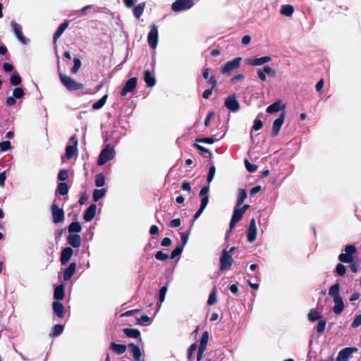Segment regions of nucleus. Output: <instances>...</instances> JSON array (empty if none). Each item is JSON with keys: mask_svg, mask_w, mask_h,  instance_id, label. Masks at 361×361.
<instances>
[{"mask_svg": "<svg viewBox=\"0 0 361 361\" xmlns=\"http://www.w3.org/2000/svg\"><path fill=\"white\" fill-rule=\"evenodd\" d=\"M59 79L62 85L70 92L84 88V84L77 82L71 77L62 73H59Z\"/></svg>", "mask_w": 361, "mask_h": 361, "instance_id": "obj_1", "label": "nucleus"}, {"mask_svg": "<svg viewBox=\"0 0 361 361\" xmlns=\"http://www.w3.org/2000/svg\"><path fill=\"white\" fill-rule=\"evenodd\" d=\"M345 253L338 255V259L343 263H352L354 260V255L357 252V247L353 245H348L344 249Z\"/></svg>", "mask_w": 361, "mask_h": 361, "instance_id": "obj_2", "label": "nucleus"}, {"mask_svg": "<svg viewBox=\"0 0 361 361\" xmlns=\"http://www.w3.org/2000/svg\"><path fill=\"white\" fill-rule=\"evenodd\" d=\"M250 207V205L249 204H244L243 206H240V207H238L235 205V209L233 211V215H232V217H231V221H230V224H229V227H230V229H233L235 224L239 222L244 214L245 213V212L247 211V209Z\"/></svg>", "mask_w": 361, "mask_h": 361, "instance_id": "obj_3", "label": "nucleus"}, {"mask_svg": "<svg viewBox=\"0 0 361 361\" xmlns=\"http://www.w3.org/2000/svg\"><path fill=\"white\" fill-rule=\"evenodd\" d=\"M114 157V149L111 145H107L104 149L100 152L97 164L102 166L105 164L108 161L111 160Z\"/></svg>", "mask_w": 361, "mask_h": 361, "instance_id": "obj_4", "label": "nucleus"}, {"mask_svg": "<svg viewBox=\"0 0 361 361\" xmlns=\"http://www.w3.org/2000/svg\"><path fill=\"white\" fill-rule=\"evenodd\" d=\"M51 212L52 215V221L54 224L63 223L64 221V211L63 209L60 208L57 204L54 203L51 204Z\"/></svg>", "mask_w": 361, "mask_h": 361, "instance_id": "obj_5", "label": "nucleus"}, {"mask_svg": "<svg viewBox=\"0 0 361 361\" xmlns=\"http://www.w3.org/2000/svg\"><path fill=\"white\" fill-rule=\"evenodd\" d=\"M194 5L192 0H176L171 6L173 11L178 12L192 8Z\"/></svg>", "mask_w": 361, "mask_h": 361, "instance_id": "obj_6", "label": "nucleus"}, {"mask_svg": "<svg viewBox=\"0 0 361 361\" xmlns=\"http://www.w3.org/2000/svg\"><path fill=\"white\" fill-rule=\"evenodd\" d=\"M158 27L153 24L150 26V31L147 36V41L151 48L155 49L158 44Z\"/></svg>", "mask_w": 361, "mask_h": 361, "instance_id": "obj_7", "label": "nucleus"}, {"mask_svg": "<svg viewBox=\"0 0 361 361\" xmlns=\"http://www.w3.org/2000/svg\"><path fill=\"white\" fill-rule=\"evenodd\" d=\"M70 141L73 142V145H67L66 147V157L68 159H71L78 154V140L76 135H73Z\"/></svg>", "mask_w": 361, "mask_h": 361, "instance_id": "obj_8", "label": "nucleus"}, {"mask_svg": "<svg viewBox=\"0 0 361 361\" xmlns=\"http://www.w3.org/2000/svg\"><path fill=\"white\" fill-rule=\"evenodd\" d=\"M137 79L135 77L128 80L121 91V95L126 97L129 92H133L137 86Z\"/></svg>", "mask_w": 361, "mask_h": 361, "instance_id": "obj_9", "label": "nucleus"}, {"mask_svg": "<svg viewBox=\"0 0 361 361\" xmlns=\"http://www.w3.org/2000/svg\"><path fill=\"white\" fill-rule=\"evenodd\" d=\"M286 111L283 110L281 113L279 117L274 121L271 131L272 137H276L279 135L281 128L284 123Z\"/></svg>", "mask_w": 361, "mask_h": 361, "instance_id": "obj_10", "label": "nucleus"}, {"mask_svg": "<svg viewBox=\"0 0 361 361\" xmlns=\"http://www.w3.org/2000/svg\"><path fill=\"white\" fill-rule=\"evenodd\" d=\"M357 350L358 349L355 347L345 348L338 353L336 361H348L352 353H356Z\"/></svg>", "mask_w": 361, "mask_h": 361, "instance_id": "obj_11", "label": "nucleus"}, {"mask_svg": "<svg viewBox=\"0 0 361 361\" xmlns=\"http://www.w3.org/2000/svg\"><path fill=\"white\" fill-rule=\"evenodd\" d=\"M11 26L12 27L13 33L17 37V39L22 43L25 44L27 39L23 35L22 31V26L14 20L11 21Z\"/></svg>", "mask_w": 361, "mask_h": 361, "instance_id": "obj_12", "label": "nucleus"}, {"mask_svg": "<svg viewBox=\"0 0 361 361\" xmlns=\"http://www.w3.org/2000/svg\"><path fill=\"white\" fill-rule=\"evenodd\" d=\"M257 226L255 219H252L250 222L249 228L247 232V241L253 243L256 240Z\"/></svg>", "mask_w": 361, "mask_h": 361, "instance_id": "obj_13", "label": "nucleus"}, {"mask_svg": "<svg viewBox=\"0 0 361 361\" xmlns=\"http://www.w3.org/2000/svg\"><path fill=\"white\" fill-rule=\"evenodd\" d=\"M227 109L233 112H236L240 109V104L235 94L227 97Z\"/></svg>", "mask_w": 361, "mask_h": 361, "instance_id": "obj_14", "label": "nucleus"}, {"mask_svg": "<svg viewBox=\"0 0 361 361\" xmlns=\"http://www.w3.org/2000/svg\"><path fill=\"white\" fill-rule=\"evenodd\" d=\"M73 249L70 247L63 248L61 252L60 261L62 265H65L73 255Z\"/></svg>", "mask_w": 361, "mask_h": 361, "instance_id": "obj_15", "label": "nucleus"}, {"mask_svg": "<svg viewBox=\"0 0 361 361\" xmlns=\"http://www.w3.org/2000/svg\"><path fill=\"white\" fill-rule=\"evenodd\" d=\"M97 212V205L95 204H92L89 206V207L85 210L83 214V219L85 221H92L96 215Z\"/></svg>", "mask_w": 361, "mask_h": 361, "instance_id": "obj_16", "label": "nucleus"}, {"mask_svg": "<svg viewBox=\"0 0 361 361\" xmlns=\"http://www.w3.org/2000/svg\"><path fill=\"white\" fill-rule=\"evenodd\" d=\"M52 309L54 314L59 318H63L65 314V307L59 301H54L52 303Z\"/></svg>", "mask_w": 361, "mask_h": 361, "instance_id": "obj_17", "label": "nucleus"}, {"mask_svg": "<svg viewBox=\"0 0 361 361\" xmlns=\"http://www.w3.org/2000/svg\"><path fill=\"white\" fill-rule=\"evenodd\" d=\"M76 269V263L71 262L63 271V280L66 281H69L74 275Z\"/></svg>", "mask_w": 361, "mask_h": 361, "instance_id": "obj_18", "label": "nucleus"}, {"mask_svg": "<svg viewBox=\"0 0 361 361\" xmlns=\"http://www.w3.org/2000/svg\"><path fill=\"white\" fill-rule=\"evenodd\" d=\"M271 60L269 56H262L260 58L250 59L247 61V63L251 66H261Z\"/></svg>", "mask_w": 361, "mask_h": 361, "instance_id": "obj_19", "label": "nucleus"}, {"mask_svg": "<svg viewBox=\"0 0 361 361\" xmlns=\"http://www.w3.org/2000/svg\"><path fill=\"white\" fill-rule=\"evenodd\" d=\"M335 305L333 307V311L336 314H340L344 310L345 305L341 297H336L334 298Z\"/></svg>", "mask_w": 361, "mask_h": 361, "instance_id": "obj_20", "label": "nucleus"}, {"mask_svg": "<svg viewBox=\"0 0 361 361\" xmlns=\"http://www.w3.org/2000/svg\"><path fill=\"white\" fill-rule=\"evenodd\" d=\"M128 348H130L133 359L135 361H140L142 359V352L140 347L134 343L128 344Z\"/></svg>", "mask_w": 361, "mask_h": 361, "instance_id": "obj_21", "label": "nucleus"}, {"mask_svg": "<svg viewBox=\"0 0 361 361\" xmlns=\"http://www.w3.org/2000/svg\"><path fill=\"white\" fill-rule=\"evenodd\" d=\"M68 243L73 247H79L81 245V237L78 234H70L67 238Z\"/></svg>", "mask_w": 361, "mask_h": 361, "instance_id": "obj_22", "label": "nucleus"}, {"mask_svg": "<svg viewBox=\"0 0 361 361\" xmlns=\"http://www.w3.org/2000/svg\"><path fill=\"white\" fill-rule=\"evenodd\" d=\"M65 297V286L60 284L57 286L54 289V298L56 301L61 300Z\"/></svg>", "mask_w": 361, "mask_h": 361, "instance_id": "obj_23", "label": "nucleus"}, {"mask_svg": "<svg viewBox=\"0 0 361 361\" xmlns=\"http://www.w3.org/2000/svg\"><path fill=\"white\" fill-rule=\"evenodd\" d=\"M285 109V106L282 104L281 101L275 102L267 108V112L268 114H273L278 112Z\"/></svg>", "mask_w": 361, "mask_h": 361, "instance_id": "obj_24", "label": "nucleus"}, {"mask_svg": "<svg viewBox=\"0 0 361 361\" xmlns=\"http://www.w3.org/2000/svg\"><path fill=\"white\" fill-rule=\"evenodd\" d=\"M69 22L68 20H66L63 23H61L58 29L56 30V32L54 35L53 39L54 42H56V40L62 35L63 32L66 30V29L68 27Z\"/></svg>", "mask_w": 361, "mask_h": 361, "instance_id": "obj_25", "label": "nucleus"}, {"mask_svg": "<svg viewBox=\"0 0 361 361\" xmlns=\"http://www.w3.org/2000/svg\"><path fill=\"white\" fill-rule=\"evenodd\" d=\"M144 80L147 85V87H153L155 83L156 80L154 77L152 75L149 70H146L144 72Z\"/></svg>", "mask_w": 361, "mask_h": 361, "instance_id": "obj_26", "label": "nucleus"}, {"mask_svg": "<svg viewBox=\"0 0 361 361\" xmlns=\"http://www.w3.org/2000/svg\"><path fill=\"white\" fill-rule=\"evenodd\" d=\"M241 60H242L241 57H237L231 61H228L227 62V74L229 73L231 71L239 68Z\"/></svg>", "mask_w": 361, "mask_h": 361, "instance_id": "obj_27", "label": "nucleus"}, {"mask_svg": "<svg viewBox=\"0 0 361 361\" xmlns=\"http://www.w3.org/2000/svg\"><path fill=\"white\" fill-rule=\"evenodd\" d=\"M110 348L116 354L121 355L126 352L127 347L124 344L111 343L110 345Z\"/></svg>", "mask_w": 361, "mask_h": 361, "instance_id": "obj_28", "label": "nucleus"}, {"mask_svg": "<svg viewBox=\"0 0 361 361\" xmlns=\"http://www.w3.org/2000/svg\"><path fill=\"white\" fill-rule=\"evenodd\" d=\"M247 191L245 189L239 188L238 190V198L236 200V206L240 207L245 200L247 198Z\"/></svg>", "mask_w": 361, "mask_h": 361, "instance_id": "obj_29", "label": "nucleus"}, {"mask_svg": "<svg viewBox=\"0 0 361 361\" xmlns=\"http://www.w3.org/2000/svg\"><path fill=\"white\" fill-rule=\"evenodd\" d=\"M123 331L129 338H137L140 336V332L137 329L124 328Z\"/></svg>", "mask_w": 361, "mask_h": 361, "instance_id": "obj_30", "label": "nucleus"}, {"mask_svg": "<svg viewBox=\"0 0 361 361\" xmlns=\"http://www.w3.org/2000/svg\"><path fill=\"white\" fill-rule=\"evenodd\" d=\"M280 12L283 16L290 17L294 12V8L292 5L284 4L281 6Z\"/></svg>", "mask_w": 361, "mask_h": 361, "instance_id": "obj_31", "label": "nucleus"}, {"mask_svg": "<svg viewBox=\"0 0 361 361\" xmlns=\"http://www.w3.org/2000/svg\"><path fill=\"white\" fill-rule=\"evenodd\" d=\"M82 231V226L80 222L73 221L68 226V232L70 234L80 233Z\"/></svg>", "mask_w": 361, "mask_h": 361, "instance_id": "obj_32", "label": "nucleus"}, {"mask_svg": "<svg viewBox=\"0 0 361 361\" xmlns=\"http://www.w3.org/2000/svg\"><path fill=\"white\" fill-rule=\"evenodd\" d=\"M307 317L312 322L323 319V317L319 314L317 309H312L308 313Z\"/></svg>", "mask_w": 361, "mask_h": 361, "instance_id": "obj_33", "label": "nucleus"}, {"mask_svg": "<svg viewBox=\"0 0 361 361\" xmlns=\"http://www.w3.org/2000/svg\"><path fill=\"white\" fill-rule=\"evenodd\" d=\"M106 189L102 188V189H95L93 191L92 194V198L94 202H97L102 197H104L106 195Z\"/></svg>", "mask_w": 361, "mask_h": 361, "instance_id": "obj_34", "label": "nucleus"}, {"mask_svg": "<svg viewBox=\"0 0 361 361\" xmlns=\"http://www.w3.org/2000/svg\"><path fill=\"white\" fill-rule=\"evenodd\" d=\"M340 293V285L338 283H336L333 286H331L329 290V295L332 297L333 298H335L336 297H341L339 295Z\"/></svg>", "mask_w": 361, "mask_h": 361, "instance_id": "obj_35", "label": "nucleus"}, {"mask_svg": "<svg viewBox=\"0 0 361 361\" xmlns=\"http://www.w3.org/2000/svg\"><path fill=\"white\" fill-rule=\"evenodd\" d=\"M194 147L199 150V152L202 156L205 158H211L212 152L209 149L197 143H195Z\"/></svg>", "mask_w": 361, "mask_h": 361, "instance_id": "obj_36", "label": "nucleus"}, {"mask_svg": "<svg viewBox=\"0 0 361 361\" xmlns=\"http://www.w3.org/2000/svg\"><path fill=\"white\" fill-rule=\"evenodd\" d=\"M145 8V3L142 2V3H140L138 5H137L133 8V14L137 19H139L140 18V16L142 15Z\"/></svg>", "mask_w": 361, "mask_h": 361, "instance_id": "obj_37", "label": "nucleus"}, {"mask_svg": "<svg viewBox=\"0 0 361 361\" xmlns=\"http://www.w3.org/2000/svg\"><path fill=\"white\" fill-rule=\"evenodd\" d=\"M64 326L61 324H56L54 326L51 333L49 334L51 337H57L63 331Z\"/></svg>", "mask_w": 361, "mask_h": 361, "instance_id": "obj_38", "label": "nucleus"}, {"mask_svg": "<svg viewBox=\"0 0 361 361\" xmlns=\"http://www.w3.org/2000/svg\"><path fill=\"white\" fill-rule=\"evenodd\" d=\"M209 332L207 331H204L202 335L198 348L207 349V345L209 341Z\"/></svg>", "mask_w": 361, "mask_h": 361, "instance_id": "obj_39", "label": "nucleus"}, {"mask_svg": "<svg viewBox=\"0 0 361 361\" xmlns=\"http://www.w3.org/2000/svg\"><path fill=\"white\" fill-rule=\"evenodd\" d=\"M183 250V245L178 244L176 245L175 249L171 252V255H169V259H173L177 257H180Z\"/></svg>", "mask_w": 361, "mask_h": 361, "instance_id": "obj_40", "label": "nucleus"}, {"mask_svg": "<svg viewBox=\"0 0 361 361\" xmlns=\"http://www.w3.org/2000/svg\"><path fill=\"white\" fill-rule=\"evenodd\" d=\"M107 98H108L107 94H105L104 96H103L100 99H99L98 101H97L96 102H94L92 104V109L97 110V109H99L102 107H103L104 105L106 102Z\"/></svg>", "mask_w": 361, "mask_h": 361, "instance_id": "obj_41", "label": "nucleus"}, {"mask_svg": "<svg viewBox=\"0 0 361 361\" xmlns=\"http://www.w3.org/2000/svg\"><path fill=\"white\" fill-rule=\"evenodd\" d=\"M106 178L102 173H98L95 176V185L97 188L102 187L105 185Z\"/></svg>", "mask_w": 361, "mask_h": 361, "instance_id": "obj_42", "label": "nucleus"}, {"mask_svg": "<svg viewBox=\"0 0 361 361\" xmlns=\"http://www.w3.org/2000/svg\"><path fill=\"white\" fill-rule=\"evenodd\" d=\"M57 192L61 195H66L68 192V186L66 183H60L57 186Z\"/></svg>", "mask_w": 361, "mask_h": 361, "instance_id": "obj_43", "label": "nucleus"}, {"mask_svg": "<svg viewBox=\"0 0 361 361\" xmlns=\"http://www.w3.org/2000/svg\"><path fill=\"white\" fill-rule=\"evenodd\" d=\"M21 82L22 79L18 73H15L10 77V83L13 86L19 85Z\"/></svg>", "mask_w": 361, "mask_h": 361, "instance_id": "obj_44", "label": "nucleus"}, {"mask_svg": "<svg viewBox=\"0 0 361 361\" xmlns=\"http://www.w3.org/2000/svg\"><path fill=\"white\" fill-rule=\"evenodd\" d=\"M73 63H74V65L71 68V72L73 74H75L78 71V70L80 68L82 63H81L80 59L77 57L73 59Z\"/></svg>", "mask_w": 361, "mask_h": 361, "instance_id": "obj_45", "label": "nucleus"}, {"mask_svg": "<svg viewBox=\"0 0 361 361\" xmlns=\"http://www.w3.org/2000/svg\"><path fill=\"white\" fill-rule=\"evenodd\" d=\"M197 348V345L196 343H192L188 348V352H187V358L189 361L192 360V359L193 357L194 353L196 351Z\"/></svg>", "mask_w": 361, "mask_h": 361, "instance_id": "obj_46", "label": "nucleus"}, {"mask_svg": "<svg viewBox=\"0 0 361 361\" xmlns=\"http://www.w3.org/2000/svg\"><path fill=\"white\" fill-rule=\"evenodd\" d=\"M326 325V319H319L317 326V331L318 334H322L324 333L325 328Z\"/></svg>", "mask_w": 361, "mask_h": 361, "instance_id": "obj_47", "label": "nucleus"}, {"mask_svg": "<svg viewBox=\"0 0 361 361\" xmlns=\"http://www.w3.org/2000/svg\"><path fill=\"white\" fill-rule=\"evenodd\" d=\"M220 269L221 271L226 269V247L223 248L221 252Z\"/></svg>", "mask_w": 361, "mask_h": 361, "instance_id": "obj_48", "label": "nucleus"}, {"mask_svg": "<svg viewBox=\"0 0 361 361\" xmlns=\"http://www.w3.org/2000/svg\"><path fill=\"white\" fill-rule=\"evenodd\" d=\"M335 271L339 276H344L346 274V268L343 264H338Z\"/></svg>", "mask_w": 361, "mask_h": 361, "instance_id": "obj_49", "label": "nucleus"}, {"mask_svg": "<svg viewBox=\"0 0 361 361\" xmlns=\"http://www.w3.org/2000/svg\"><path fill=\"white\" fill-rule=\"evenodd\" d=\"M216 302V288L214 287L212 292L210 293L207 303L209 305H212Z\"/></svg>", "mask_w": 361, "mask_h": 361, "instance_id": "obj_50", "label": "nucleus"}, {"mask_svg": "<svg viewBox=\"0 0 361 361\" xmlns=\"http://www.w3.org/2000/svg\"><path fill=\"white\" fill-rule=\"evenodd\" d=\"M155 258L159 261H166L169 259L168 254L164 253L162 251H157L154 255Z\"/></svg>", "mask_w": 361, "mask_h": 361, "instance_id": "obj_51", "label": "nucleus"}, {"mask_svg": "<svg viewBox=\"0 0 361 361\" xmlns=\"http://www.w3.org/2000/svg\"><path fill=\"white\" fill-rule=\"evenodd\" d=\"M245 165L247 171L250 173L256 171L258 168L257 165L250 163L247 159L245 160Z\"/></svg>", "mask_w": 361, "mask_h": 361, "instance_id": "obj_52", "label": "nucleus"}, {"mask_svg": "<svg viewBox=\"0 0 361 361\" xmlns=\"http://www.w3.org/2000/svg\"><path fill=\"white\" fill-rule=\"evenodd\" d=\"M58 180L61 181H65L68 178V171L66 169H61L58 173Z\"/></svg>", "mask_w": 361, "mask_h": 361, "instance_id": "obj_53", "label": "nucleus"}, {"mask_svg": "<svg viewBox=\"0 0 361 361\" xmlns=\"http://www.w3.org/2000/svg\"><path fill=\"white\" fill-rule=\"evenodd\" d=\"M168 286H164L160 288L159 293V301L161 303L164 302Z\"/></svg>", "mask_w": 361, "mask_h": 361, "instance_id": "obj_54", "label": "nucleus"}, {"mask_svg": "<svg viewBox=\"0 0 361 361\" xmlns=\"http://www.w3.org/2000/svg\"><path fill=\"white\" fill-rule=\"evenodd\" d=\"M13 96L16 99H20L24 96V90L21 87H16L13 92Z\"/></svg>", "mask_w": 361, "mask_h": 361, "instance_id": "obj_55", "label": "nucleus"}, {"mask_svg": "<svg viewBox=\"0 0 361 361\" xmlns=\"http://www.w3.org/2000/svg\"><path fill=\"white\" fill-rule=\"evenodd\" d=\"M263 127V123L259 118H255L254 124L252 128V130H259Z\"/></svg>", "mask_w": 361, "mask_h": 361, "instance_id": "obj_56", "label": "nucleus"}, {"mask_svg": "<svg viewBox=\"0 0 361 361\" xmlns=\"http://www.w3.org/2000/svg\"><path fill=\"white\" fill-rule=\"evenodd\" d=\"M150 322L151 318L146 314L142 315L138 320V323L142 325H147L150 323Z\"/></svg>", "mask_w": 361, "mask_h": 361, "instance_id": "obj_57", "label": "nucleus"}, {"mask_svg": "<svg viewBox=\"0 0 361 361\" xmlns=\"http://www.w3.org/2000/svg\"><path fill=\"white\" fill-rule=\"evenodd\" d=\"M215 171H216L215 166H212L209 168V172H208V174H207V181H208L209 183L212 181V180H213V178L214 177V175H215Z\"/></svg>", "mask_w": 361, "mask_h": 361, "instance_id": "obj_58", "label": "nucleus"}, {"mask_svg": "<svg viewBox=\"0 0 361 361\" xmlns=\"http://www.w3.org/2000/svg\"><path fill=\"white\" fill-rule=\"evenodd\" d=\"M215 139L213 137H202V138H197L195 141L197 142H202V143H206V144H212L214 142Z\"/></svg>", "mask_w": 361, "mask_h": 361, "instance_id": "obj_59", "label": "nucleus"}, {"mask_svg": "<svg viewBox=\"0 0 361 361\" xmlns=\"http://www.w3.org/2000/svg\"><path fill=\"white\" fill-rule=\"evenodd\" d=\"M263 71L265 74H267L268 75H270L271 77H274L276 75V71L272 69L269 66H265L263 67Z\"/></svg>", "mask_w": 361, "mask_h": 361, "instance_id": "obj_60", "label": "nucleus"}, {"mask_svg": "<svg viewBox=\"0 0 361 361\" xmlns=\"http://www.w3.org/2000/svg\"><path fill=\"white\" fill-rule=\"evenodd\" d=\"M180 188L183 190L188 191L189 192L192 190L190 183L188 180H184L182 183Z\"/></svg>", "mask_w": 361, "mask_h": 361, "instance_id": "obj_61", "label": "nucleus"}, {"mask_svg": "<svg viewBox=\"0 0 361 361\" xmlns=\"http://www.w3.org/2000/svg\"><path fill=\"white\" fill-rule=\"evenodd\" d=\"M11 147L10 141H2L0 142V148L2 151H6Z\"/></svg>", "mask_w": 361, "mask_h": 361, "instance_id": "obj_62", "label": "nucleus"}, {"mask_svg": "<svg viewBox=\"0 0 361 361\" xmlns=\"http://www.w3.org/2000/svg\"><path fill=\"white\" fill-rule=\"evenodd\" d=\"M181 224V221L180 219H174L170 221L169 226L171 228H177L180 226Z\"/></svg>", "mask_w": 361, "mask_h": 361, "instance_id": "obj_63", "label": "nucleus"}, {"mask_svg": "<svg viewBox=\"0 0 361 361\" xmlns=\"http://www.w3.org/2000/svg\"><path fill=\"white\" fill-rule=\"evenodd\" d=\"M245 78V76L242 73H238L235 75H234L233 77L231 78V82L235 83V82L237 81H242Z\"/></svg>", "mask_w": 361, "mask_h": 361, "instance_id": "obj_64", "label": "nucleus"}]
</instances>
